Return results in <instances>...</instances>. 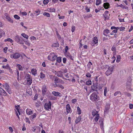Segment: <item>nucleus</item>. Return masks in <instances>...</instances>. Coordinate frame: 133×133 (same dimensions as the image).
I'll list each match as a JSON object with an SVG mask.
<instances>
[{
  "mask_svg": "<svg viewBox=\"0 0 133 133\" xmlns=\"http://www.w3.org/2000/svg\"><path fill=\"white\" fill-rule=\"evenodd\" d=\"M90 99L92 102H95L100 100L99 96L95 92H93L90 95Z\"/></svg>",
  "mask_w": 133,
  "mask_h": 133,
  "instance_id": "f257e3e1",
  "label": "nucleus"
},
{
  "mask_svg": "<svg viewBox=\"0 0 133 133\" xmlns=\"http://www.w3.org/2000/svg\"><path fill=\"white\" fill-rule=\"evenodd\" d=\"M43 102L44 103V107L45 110L49 111V109H51V101L48 102L46 100L44 99Z\"/></svg>",
  "mask_w": 133,
  "mask_h": 133,
  "instance_id": "f03ea898",
  "label": "nucleus"
},
{
  "mask_svg": "<svg viewBox=\"0 0 133 133\" xmlns=\"http://www.w3.org/2000/svg\"><path fill=\"white\" fill-rule=\"evenodd\" d=\"M14 40L18 43L20 44H23L24 41L23 38L18 35L16 36L14 38Z\"/></svg>",
  "mask_w": 133,
  "mask_h": 133,
  "instance_id": "7ed1b4c3",
  "label": "nucleus"
},
{
  "mask_svg": "<svg viewBox=\"0 0 133 133\" xmlns=\"http://www.w3.org/2000/svg\"><path fill=\"white\" fill-rule=\"evenodd\" d=\"M57 56L56 55L54 52H52L50 53L48 57V59L51 61H55Z\"/></svg>",
  "mask_w": 133,
  "mask_h": 133,
  "instance_id": "20e7f679",
  "label": "nucleus"
},
{
  "mask_svg": "<svg viewBox=\"0 0 133 133\" xmlns=\"http://www.w3.org/2000/svg\"><path fill=\"white\" fill-rule=\"evenodd\" d=\"M21 54L18 52H15L10 55V57L12 59H17L21 56Z\"/></svg>",
  "mask_w": 133,
  "mask_h": 133,
  "instance_id": "39448f33",
  "label": "nucleus"
},
{
  "mask_svg": "<svg viewBox=\"0 0 133 133\" xmlns=\"http://www.w3.org/2000/svg\"><path fill=\"white\" fill-rule=\"evenodd\" d=\"M113 70V68L112 67H109L108 69L105 72L106 75L108 76L111 74Z\"/></svg>",
  "mask_w": 133,
  "mask_h": 133,
  "instance_id": "423d86ee",
  "label": "nucleus"
},
{
  "mask_svg": "<svg viewBox=\"0 0 133 133\" xmlns=\"http://www.w3.org/2000/svg\"><path fill=\"white\" fill-rule=\"evenodd\" d=\"M42 95L44 96L46 94V92L47 91V88L45 85H43L42 88Z\"/></svg>",
  "mask_w": 133,
  "mask_h": 133,
  "instance_id": "0eeeda50",
  "label": "nucleus"
},
{
  "mask_svg": "<svg viewBox=\"0 0 133 133\" xmlns=\"http://www.w3.org/2000/svg\"><path fill=\"white\" fill-rule=\"evenodd\" d=\"M92 43L93 44V46H95V45L96 44V46L98 44V38L96 36H95L92 39Z\"/></svg>",
  "mask_w": 133,
  "mask_h": 133,
  "instance_id": "6e6552de",
  "label": "nucleus"
},
{
  "mask_svg": "<svg viewBox=\"0 0 133 133\" xmlns=\"http://www.w3.org/2000/svg\"><path fill=\"white\" fill-rule=\"evenodd\" d=\"M7 94L6 92L2 88L0 87V96H6Z\"/></svg>",
  "mask_w": 133,
  "mask_h": 133,
  "instance_id": "1a4fd4ad",
  "label": "nucleus"
},
{
  "mask_svg": "<svg viewBox=\"0 0 133 133\" xmlns=\"http://www.w3.org/2000/svg\"><path fill=\"white\" fill-rule=\"evenodd\" d=\"M130 81H128L127 83V84L126 85V88L128 89H130L131 87V79L130 77L129 78Z\"/></svg>",
  "mask_w": 133,
  "mask_h": 133,
  "instance_id": "9d476101",
  "label": "nucleus"
},
{
  "mask_svg": "<svg viewBox=\"0 0 133 133\" xmlns=\"http://www.w3.org/2000/svg\"><path fill=\"white\" fill-rule=\"evenodd\" d=\"M4 15L5 16L6 19L8 20V21L10 22L11 23H13L14 21L11 18L8 13H5L4 14Z\"/></svg>",
  "mask_w": 133,
  "mask_h": 133,
  "instance_id": "9b49d317",
  "label": "nucleus"
},
{
  "mask_svg": "<svg viewBox=\"0 0 133 133\" xmlns=\"http://www.w3.org/2000/svg\"><path fill=\"white\" fill-rule=\"evenodd\" d=\"M66 110L68 114L71 113V109L69 104H67L66 106Z\"/></svg>",
  "mask_w": 133,
  "mask_h": 133,
  "instance_id": "f8f14e48",
  "label": "nucleus"
},
{
  "mask_svg": "<svg viewBox=\"0 0 133 133\" xmlns=\"http://www.w3.org/2000/svg\"><path fill=\"white\" fill-rule=\"evenodd\" d=\"M93 85L91 87V92H93L94 91H96L97 88L96 84H94L93 82Z\"/></svg>",
  "mask_w": 133,
  "mask_h": 133,
  "instance_id": "ddd939ff",
  "label": "nucleus"
},
{
  "mask_svg": "<svg viewBox=\"0 0 133 133\" xmlns=\"http://www.w3.org/2000/svg\"><path fill=\"white\" fill-rule=\"evenodd\" d=\"M33 110H32L30 109L27 108L26 110V113L28 115H30L33 114Z\"/></svg>",
  "mask_w": 133,
  "mask_h": 133,
  "instance_id": "4468645a",
  "label": "nucleus"
},
{
  "mask_svg": "<svg viewBox=\"0 0 133 133\" xmlns=\"http://www.w3.org/2000/svg\"><path fill=\"white\" fill-rule=\"evenodd\" d=\"M52 93L55 96H58L61 97L62 96L61 94L59 92L53 91Z\"/></svg>",
  "mask_w": 133,
  "mask_h": 133,
  "instance_id": "2eb2a0df",
  "label": "nucleus"
},
{
  "mask_svg": "<svg viewBox=\"0 0 133 133\" xmlns=\"http://www.w3.org/2000/svg\"><path fill=\"white\" fill-rule=\"evenodd\" d=\"M63 72L61 71H58L56 72L55 74L57 76L59 77H62L63 76Z\"/></svg>",
  "mask_w": 133,
  "mask_h": 133,
  "instance_id": "dca6fc26",
  "label": "nucleus"
},
{
  "mask_svg": "<svg viewBox=\"0 0 133 133\" xmlns=\"http://www.w3.org/2000/svg\"><path fill=\"white\" fill-rule=\"evenodd\" d=\"M105 18V20L109 19V12L108 11H106L104 12V15L103 14Z\"/></svg>",
  "mask_w": 133,
  "mask_h": 133,
  "instance_id": "f3484780",
  "label": "nucleus"
},
{
  "mask_svg": "<svg viewBox=\"0 0 133 133\" xmlns=\"http://www.w3.org/2000/svg\"><path fill=\"white\" fill-rule=\"evenodd\" d=\"M20 106L19 105H15V108L16 109V113H18L19 115H21L20 113V111L21 110L20 109Z\"/></svg>",
  "mask_w": 133,
  "mask_h": 133,
  "instance_id": "a211bd4d",
  "label": "nucleus"
},
{
  "mask_svg": "<svg viewBox=\"0 0 133 133\" xmlns=\"http://www.w3.org/2000/svg\"><path fill=\"white\" fill-rule=\"evenodd\" d=\"M64 53L66 56L68 58H69L70 59H71L72 60H73L72 57L69 52H67Z\"/></svg>",
  "mask_w": 133,
  "mask_h": 133,
  "instance_id": "6ab92c4d",
  "label": "nucleus"
},
{
  "mask_svg": "<svg viewBox=\"0 0 133 133\" xmlns=\"http://www.w3.org/2000/svg\"><path fill=\"white\" fill-rule=\"evenodd\" d=\"M103 7L105 9H107L110 7V6L108 3L106 2L104 3Z\"/></svg>",
  "mask_w": 133,
  "mask_h": 133,
  "instance_id": "aec40b11",
  "label": "nucleus"
},
{
  "mask_svg": "<svg viewBox=\"0 0 133 133\" xmlns=\"http://www.w3.org/2000/svg\"><path fill=\"white\" fill-rule=\"evenodd\" d=\"M62 81V80L59 79V78L56 77L54 80V83L55 85H56V84H57V83H58Z\"/></svg>",
  "mask_w": 133,
  "mask_h": 133,
  "instance_id": "412c9836",
  "label": "nucleus"
},
{
  "mask_svg": "<svg viewBox=\"0 0 133 133\" xmlns=\"http://www.w3.org/2000/svg\"><path fill=\"white\" fill-rule=\"evenodd\" d=\"M110 32L109 30L108 29L104 30L103 31V34L106 36H108V34Z\"/></svg>",
  "mask_w": 133,
  "mask_h": 133,
  "instance_id": "4be33fe9",
  "label": "nucleus"
},
{
  "mask_svg": "<svg viewBox=\"0 0 133 133\" xmlns=\"http://www.w3.org/2000/svg\"><path fill=\"white\" fill-rule=\"evenodd\" d=\"M2 67L4 69H9L10 70H11L12 69H11L9 65L8 64H7L6 65H3Z\"/></svg>",
  "mask_w": 133,
  "mask_h": 133,
  "instance_id": "5701e85b",
  "label": "nucleus"
},
{
  "mask_svg": "<svg viewBox=\"0 0 133 133\" xmlns=\"http://www.w3.org/2000/svg\"><path fill=\"white\" fill-rule=\"evenodd\" d=\"M81 116H79L78 117H77L75 121V123L76 124L78 123L79 122L81 121Z\"/></svg>",
  "mask_w": 133,
  "mask_h": 133,
  "instance_id": "b1692460",
  "label": "nucleus"
},
{
  "mask_svg": "<svg viewBox=\"0 0 133 133\" xmlns=\"http://www.w3.org/2000/svg\"><path fill=\"white\" fill-rule=\"evenodd\" d=\"M98 113V112L96 110H93L92 112V115L93 117H94L97 115L99 114Z\"/></svg>",
  "mask_w": 133,
  "mask_h": 133,
  "instance_id": "393cba45",
  "label": "nucleus"
},
{
  "mask_svg": "<svg viewBox=\"0 0 133 133\" xmlns=\"http://www.w3.org/2000/svg\"><path fill=\"white\" fill-rule=\"evenodd\" d=\"M37 70L36 69H32L31 70V72L33 75L35 76L37 74Z\"/></svg>",
  "mask_w": 133,
  "mask_h": 133,
  "instance_id": "a878e982",
  "label": "nucleus"
},
{
  "mask_svg": "<svg viewBox=\"0 0 133 133\" xmlns=\"http://www.w3.org/2000/svg\"><path fill=\"white\" fill-rule=\"evenodd\" d=\"M59 44L58 42H56L55 43H53L52 45V47H59Z\"/></svg>",
  "mask_w": 133,
  "mask_h": 133,
  "instance_id": "bb28decb",
  "label": "nucleus"
},
{
  "mask_svg": "<svg viewBox=\"0 0 133 133\" xmlns=\"http://www.w3.org/2000/svg\"><path fill=\"white\" fill-rule=\"evenodd\" d=\"M5 35V32L4 31L0 29V39L3 36H4Z\"/></svg>",
  "mask_w": 133,
  "mask_h": 133,
  "instance_id": "cd10ccee",
  "label": "nucleus"
},
{
  "mask_svg": "<svg viewBox=\"0 0 133 133\" xmlns=\"http://www.w3.org/2000/svg\"><path fill=\"white\" fill-rule=\"evenodd\" d=\"M99 118V114H97V115L95 116V117L94 119V121L95 122H97L98 121Z\"/></svg>",
  "mask_w": 133,
  "mask_h": 133,
  "instance_id": "c85d7f7f",
  "label": "nucleus"
},
{
  "mask_svg": "<svg viewBox=\"0 0 133 133\" xmlns=\"http://www.w3.org/2000/svg\"><path fill=\"white\" fill-rule=\"evenodd\" d=\"M3 87L5 88V89L9 88L10 87L7 83H5V84L2 85Z\"/></svg>",
  "mask_w": 133,
  "mask_h": 133,
  "instance_id": "c756f323",
  "label": "nucleus"
},
{
  "mask_svg": "<svg viewBox=\"0 0 133 133\" xmlns=\"http://www.w3.org/2000/svg\"><path fill=\"white\" fill-rule=\"evenodd\" d=\"M32 83V78H29L27 79V83L28 84L31 85Z\"/></svg>",
  "mask_w": 133,
  "mask_h": 133,
  "instance_id": "7c9ffc66",
  "label": "nucleus"
},
{
  "mask_svg": "<svg viewBox=\"0 0 133 133\" xmlns=\"http://www.w3.org/2000/svg\"><path fill=\"white\" fill-rule=\"evenodd\" d=\"M21 35L23 37L27 39H28L29 38L28 36L24 33H22Z\"/></svg>",
  "mask_w": 133,
  "mask_h": 133,
  "instance_id": "2f4dec72",
  "label": "nucleus"
},
{
  "mask_svg": "<svg viewBox=\"0 0 133 133\" xmlns=\"http://www.w3.org/2000/svg\"><path fill=\"white\" fill-rule=\"evenodd\" d=\"M121 57L120 55H118L117 56L116 62L117 63H119L120 61Z\"/></svg>",
  "mask_w": 133,
  "mask_h": 133,
  "instance_id": "473e14b6",
  "label": "nucleus"
},
{
  "mask_svg": "<svg viewBox=\"0 0 133 133\" xmlns=\"http://www.w3.org/2000/svg\"><path fill=\"white\" fill-rule=\"evenodd\" d=\"M4 41L5 42H9L11 43H12L14 42V41L10 38H8L7 39H5L4 40Z\"/></svg>",
  "mask_w": 133,
  "mask_h": 133,
  "instance_id": "72a5a7b5",
  "label": "nucleus"
},
{
  "mask_svg": "<svg viewBox=\"0 0 133 133\" xmlns=\"http://www.w3.org/2000/svg\"><path fill=\"white\" fill-rule=\"evenodd\" d=\"M48 11L51 12H55L56 11L55 9L54 8H49L48 9Z\"/></svg>",
  "mask_w": 133,
  "mask_h": 133,
  "instance_id": "f704fd0d",
  "label": "nucleus"
},
{
  "mask_svg": "<svg viewBox=\"0 0 133 133\" xmlns=\"http://www.w3.org/2000/svg\"><path fill=\"white\" fill-rule=\"evenodd\" d=\"M121 92L120 91H117L115 92L114 94V96H117V94H119V96L121 97Z\"/></svg>",
  "mask_w": 133,
  "mask_h": 133,
  "instance_id": "c9c22d12",
  "label": "nucleus"
},
{
  "mask_svg": "<svg viewBox=\"0 0 133 133\" xmlns=\"http://www.w3.org/2000/svg\"><path fill=\"white\" fill-rule=\"evenodd\" d=\"M77 112L78 114L80 115L81 113V110L79 107H77Z\"/></svg>",
  "mask_w": 133,
  "mask_h": 133,
  "instance_id": "e433bc0d",
  "label": "nucleus"
},
{
  "mask_svg": "<svg viewBox=\"0 0 133 133\" xmlns=\"http://www.w3.org/2000/svg\"><path fill=\"white\" fill-rule=\"evenodd\" d=\"M102 2V0H96V5H98L100 4Z\"/></svg>",
  "mask_w": 133,
  "mask_h": 133,
  "instance_id": "4c0bfd02",
  "label": "nucleus"
},
{
  "mask_svg": "<svg viewBox=\"0 0 133 133\" xmlns=\"http://www.w3.org/2000/svg\"><path fill=\"white\" fill-rule=\"evenodd\" d=\"M55 87L60 88L62 89H63L64 88V87L61 84H56Z\"/></svg>",
  "mask_w": 133,
  "mask_h": 133,
  "instance_id": "58836bf2",
  "label": "nucleus"
},
{
  "mask_svg": "<svg viewBox=\"0 0 133 133\" xmlns=\"http://www.w3.org/2000/svg\"><path fill=\"white\" fill-rule=\"evenodd\" d=\"M25 42L26 45L28 46H30L31 45V43L28 40L24 41V43Z\"/></svg>",
  "mask_w": 133,
  "mask_h": 133,
  "instance_id": "ea45409f",
  "label": "nucleus"
},
{
  "mask_svg": "<svg viewBox=\"0 0 133 133\" xmlns=\"http://www.w3.org/2000/svg\"><path fill=\"white\" fill-rule=\"evenodd\" d=\"M45 77V75L42 72L40 73V78H41L43 79Z\"/></svg>",
  "mask_w": 133,
  "mask_h": 133,
  "instance_id": "a19ab883",
  "label": "nucleus"
},
{
  "mask_svg": "<svg viewBox=\"0 0 133 133\" xmlns=\"http://www.w3.org/2000/svg\"><path fill=\"white\" fill-rule=\"evenodd\" d=\"M92 63L90 61L87 64V66L88 68L90 69L91 68V66L92 65Z\"/></svg>",
  "mask_w": 133,
  "mask_h": 133,
  "instance_id": "79ce46f5",
  "label": "nucleus"
},
{
  "mask_svg": "<svg viewBox=\"0 0 133 133\" xmlns=\"http://www.w3.org/2000/svg\"><path fill=\"white\" fill-rule=\"evenodd\" d=\"M37 114L36 113H34L33 115L30 116L31 118H32V119H33L36 117Z\"/></svg>",
  "mask_w": 133,
  "mask_h": 133,
  "instance_id": "37998d69",
  "label": "nucleus"
},
{
  "mask_svg": "<svg viewBox=\"0 0 133 133\" xmlns=\"http://www.w3.org/2000/svg\"><path fill=\"white\" fill-rule=\"evenodd\" d=\"M43 15L44 16H46L47 17H49L50 16V14L47 12H44L43 13Z\"/></svg>",
  "mask_w": 133,
  "mask_h": 133,
  "instance_id": "c03bdc74",
  "label": "nucleus"
},
{
  "mask_svg": "<svg viewBox=\"0 0 133 133\" xmlns=\"http://www.w3.org/2000/svg\"><path fill=\"white\" fill-rule=\"evenodd\" d=\"M56 61L58 63H60L61 61V58L60 57H57L56 58Z\"/></svg>",
  "mask_w": 133,
  "mask_h": 133,
  "instance_id": "a18cd8bd",
  "label": "nucleus"
},
{
  "mask_svg": "<svg viewBox=\"0 0 133 133\" xmlns=\"http://www.w3.org/2000/svg\"><path fill=\"white\" fill-rule=\"evenodd\" d=\"M5 90L9 94H11L12 93V92L11 91V89L10 87Z\"/></svg>",
  "mask_w": 133,
  "mask_h": 133,
  "instance_id": "49530a36",
  "label": "nucleus"
},
{
  "mask_svg": "<svg viewBox=\"0 0 133 133\" xmlns=\"http://www.w3.org/2000/svg\"><path fill=\"white\" fill-rule=\"evenodd\" d=\"M86 83L87 85H91L92 84V82L91 80H89L86 82Z\"/></svg>",
  "mask_w": 133,
  "mask_h": 133,
  "instance_id": "de8ad7c7",
  "label": "nucleus"
},
{
  "mask_svg": "<svg viewBox=\"0 0 133 133\" xmlns=\"http://www.w3.org/2000/svg\"><path fill=\"white\" fill-rule=\"evenodd\" d=\"M112 61L111 62V63H114L115 60L116 59V58L115 56H113L111 58Z\"/></svg>",
  "mask_w": 133,
  "mask_h": 133,
  "instance_id": "09e8293b",
  "label": "nucleus"
},
{
  "mask_svg": "<svg viewBox=\"0 0 133 133\" xmlns=\"http://www.w3.org/2000/svg\"><path fill=\"white\" fill-rule=\"evenodd\" d=\"M100 125L102 130H103V122H101L100 123Z\"/></svg>",
  "mask_w": 133,
  "mask_h": 133,
  "instance_id": "8fccbe9b",
  "label": "nucleus"
},
{
  "mask_svg": "<svg viewBox=\"0 0 133 133\" xmlns=\"http://www.w3.org/2000/svg\"><path fill=\"white\" fill-rule=\"evenodd\" d=\"M29 38L32 42L34 40H36V37L34 36L30 37Z\"/></svg>",
  "mask_w": 133,
  "mask_h": 133,
  "instance_id": "3c124183",
  "label": "nucleus"
},
{
  "mask_svg": "<svg viewBox=\"0 0 133 133\" xmlns=\"http://www.w3.org/2000/svg\"><path fill=\"white\" fill-rule=\"evenodd\" d=\"M17 68L19 70H22V66L21 65L19 64H18L17 65Z\"/></svg>",
  "mask_w": 133,
  "mask_h": 133,
  "instance_id": "603ef678",
  "label": "nucleus"
},
{
  "mask_svg": "<svg viewBox=\"0 0 133 133\" xmlns=\"http://www.w3.org/2000/svg\"><path fill=\"white\" fill-rule=\"evenodd\" d=\"M40 105V103L39 102L37 101L35 103V106L37 107H39Z\"/></svg>",
  "mask_w": 133,
  "mask_h": 133,
  "instance_id": "864d4df0",
  "label": "nucleus"
},
{
  "mask_svg": "<svg viewBox=\"0 0 133 133\" xmlns=\"http://www.w3.org/2000/svg\"><path fill=\"white\" fill-rule=\"evenodd\" d=\"M49 2V0H44L43 1V3L44 5H47Z\"/></svg>",
  "mask_w": 133,
  "mask_h": 133,
  "instance_id": "5fc2aeb1",
  "label": "nucleus"
},
{
  "mask_svg": "<svg viewBox=\"0 0 133 133\" xmlns=\"http://www.w3.org/2000/svg\"><path fill=\"white\" fill-rule=\"evenodd\" d=\"M107 88L106 87H105L104 88V95L105 96H106L107 92Z\"/></svg>",
  "mask_w": 133,
  "mask_h": 133,
  "instance_id": "6e6d98bb",
  "label": "nucleus"
},
{
  "mask_svg": "<svg viewBox=\"0 0 133 133\" xmlns=\"http://www.w3.org/2000/svg\"><path fill=\"white\" fill-rule=\"evenodd\" d=\"M25 121L26 123H28L29 124L30 123V122L29 120V118L27 117H26L25 119Z\"/></svg>",
  "mask_w": 133,
  "mask_h": 133,
  "instance_id": "4d7b16f0",
  "label": "nucleus"
},
{
  "mask_svg": "<svg viewBox=\"0 0 133 133\" xmlns=\"http://www.w3.org/2000/svg\"><path fill=\"white\" fill-rule=\"evenodd\" d=\"M111 50L112 51H116V46L115 45H113L111 48Z\"/></svg>",
  "mask_w": 133,
  "mask_h": 133,
  "instance_id": "13d9d810",
  "label": "nucleus"
},
{
  "mask_svg": "<svg viewBox=\"0 0 133 133\" xmlns=\"http://www.w3.org/2000/svg\"><path fill=\"white\" fill-rule=\"evenodd\" d=\"M14 17L15 18L17 19H19L20 18V17L17 15H14Z\"/></svg>",
  "mask_w": 133,
  "mask_h": 133,
  "instance_id": "bf43d9fd",
  "label": "nucleus"
},
{
  "mask_svg": "<svg viewBox=\"0 0 133 133\" xmlns=\"http://www.w3.org/2000/svg\"><path fill=\"white\" fill-rule=\"evenodd\" d=\"M85 9L86 11L88 12H89L90 11V8H88L87 6H85Z\"/></svg>",
  "mask_w": 133,
  "mask_h": 133,
  "instance_id": "052dcab7",
  "label": "nucleus"
},
{
  "mask_svg": "<svg viewBox=\"0 0 133 133\" xmlns=\"http://www.w3.org/2000/svg\"><path fill=\"white\" fill-rule=\"evenodd\" d=\"M119 27H115V26H112L111 27V29L113 30L114 29L118 30Z\"/></svg>",
  "mask_w": 133,
  "mask_h": 133,
  "instance_id": "680f3d73",
  "label": "nucleus"
},
{
  "mask_svg": "<svg viewBox=\"0 0 133 133\" xmlns=\"http://www.w3.org/2000/svg\"><path fill=\"white\" fill-rule=\"evenodd\" d=\"M75 30V26H72L71 31L72 32H74Z\"/></svg>",
  "mask_w": 133,
  "mask_h": 133,
  "instance_id": "e2e57ef3",
  "label": "nucleus"
},
{
  "mask_svg": "<svg viewBox=\"0 0 133 133\" xmlns=\"http://www.w3.org/2000/svg\"><path fill=\"white\" fill-rule=\"evenodd\" d=\"M86 76L87 77H90L91 76V75L90 73L88 72L86 74Z\"/></svg>",
  "mask_w": 133,
  "mask_h": 133,
  "instance_id": "0e129e2a",
  "label": "nucleus"
},
{
  "mask_svg": "<svg viewBox=\"0 0 133 133\" xmlns=\"http://www.w3.org/2000/svg\"><path fill=\"white\" fill-rule=\"evenodd\" d=\"M125 29V28L123 27H119L118 30L119 29L120 31H123Z\"/></svg>",
  "mask_w": 133,
  "mask_h": 133,
  "instance_id": "69168bd1",
  "label": "nucleus"
},
{
  "mask_svg": "<svg viewBox=\"0 0 133 133\" xmlns=\"http://www.w3.org/2000/svg\"><path fill=\"white\" fill-rule=\"evenodd\" d=\"M35 12L36 13H37V16L39 15L40 13V11L39 10H38L35 11Z\"/></svg>",
  "mask_w": 133,
  "mask_h": 133,
  "instance_id": "338daca9",
  "label": "nucleus"
},
{
  "mask_svg": "<svg viewBox=\"0 0 133 133\" xmlns=\"http://www.w3.org/2000/svg\"><path fill=\"white\" fill-rule=\"evenodd\" d=\"M26 92L28 93L29 95H31L32 94V92L31 91V89H30V90L28 91V90L26 91Z\"/></svg>",
  "mask_w": 133,
  "mask_h": 133,
  "instance_id": "774afa93",
  "label": "nucleus"
}]
</instances>
